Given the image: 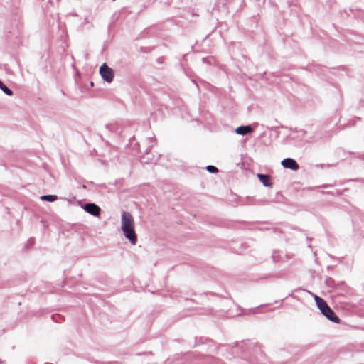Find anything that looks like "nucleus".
<instances>
[{
	"instance_id": "obj_1",
	"label": "nucleus",
	"mask_w": 364,
	"mask_h": 364,
	"mask_svg": "<svg viewBox=\"0 0 364 364\" xmlns=\"http://www.w3.org/2000/svg\"><path fill=\"white\" fill-rule=\"evenodd\" d=\"M120 228L123 235L132 245L137 243V235L135 232V222L132 214L123 211L121 215Z\"/></svg>"
},
{
	"instance_id": "obj_2",
	"label": "nucleus",
	"mask_w": 364,
	"mask_h": 364,
	"mask_svg": "<svg viewBox=\"0 0 364 364\" xmlns=\"http://www.w3.org/2000/svg\"><path fill=\"white\" fill-rule=\"evenodd\" d=\"M314 300L322 314L328 320L336 323L340 321L339 318L334 314L333 310L328 306L327 303L321 297L314 295Z\"/></svg>"
},
{
	"instance_id": "obj_3",
	"label": "nucleus",
	"mask_w": 364,
	"mask_h": 364,
	"mask_svg": "<svg viewBox=\"0 0 364 364\" xmlns=\"http://www.w3.org/2000/svg\"><path fill=\"white\" fill-rule=\"evenodd\" d=\"M100 74L102 78L108 83L112 82L114 73V70L108 67L106 63H103L100 68Z\"/></svg>"
},
{
	"instance_id": "obj_4",
	"label": "nucleus",
	"mask_w": 364,
	"mask_h": 364,
	"mask_svg": "<svg viewBox=\"0 0 364 364\" xmlns=\"http://www.w3.org/2000/svg\"><path fill=\"white\" fill-rule=\"evenodd\" d=\"M83 209L89 214L94 216H99L100 213V208L95 203H86Z\"/></svg>"
},
{
	"instance_id": "obj_5",
	"label": "nucleus",
	"mask_w": 364,
	"mask_h": 364,
	"mask_svg": "<svg viewBox=\"0 0 364 364\" xmlns=\"http://www.w3.org/2000/svg\"><path fill=\"white\" fill-rule=\"evenodd\" d=\"M282 165L285 168H289L296 171L299 168L296 161L291 158H287L282 161Z\"/></svg>"
},
{
	"instance_id": "obj_6",
	"label": "nucleus",
	"mask_w": 364,
	"mask_h": 364,
	"mask_svg": "<svg viewBox=\"0 0 364 364\" xmlns=\"http://www.w3.org/2000/svg\"><path fill=\"white\" fill-rule=\"evenodd\" d=\"M252 131V129L250 126L249 125H247V126H240V127H238L236 129H235V132L237 134H240V135H245L248 133H250Z\"/></svg>"
},
{
	"instance_id": "obj_7",
	"label": "nucleus",
	"mask_w": 364,
	"mask_h": 364,
	"mask_svg": "<svg viewBox=\"0 0 364 364\" xmlns=\"http://www.w3.org/2000/svg\"><path fill=\"white\" fill-rule=\"evenodd\" d=\"M257 177L259 179L260 182L264 186H270L271 183L269 182V177L267 175H264L261 173L257 174Z\"/></svg>"
},
{
	"instance_id": "obj_8",
	"label": "nucleus",
	"mask_w": 364,
	"mask_h": 364,
	"mask_svg": "<svg viewBox=\"0 0 364 364\" xmlns=\"http://www.w3.org/2000/svg\"><path fill=\"white\" fill-rule=\"evenodd\" d=\"M58 199L55 195H44L41 196V200L48 202H54Z\"/></svg>"
},
{
	"instance_id": "obj_9",
	"label": "nucleus",
	"mask_w": 364,
	"mask_h": 364,
	"mask_svg": "<svg viewBox=\"0 0 364 364\" xmlns=\"http://www.w3.org/2000/svg\"><path fill=\"white\" fill-rule=\"evenodd\" d=\"M0 89L9 96H11L13 95V92L11 89L7 87L1 80H0Z\"/></svg>"
},
{
	"instance_id": "obj_10",
	"label": "nucleus",
	"mask_w": 364,
	"mask_h": 364,
	"mask_svg": "<svg viewBox=\"0 0 364 364\" xmlns=\"http://www.w3.org/2000/svg\"><path fill=\"white\" fill-rule=\"evenodd\" d=\"M206 169L208 172L210 173H216L218 171V168L215 167V166H211V165H209L206 167Z\"/></svg>"
}]
</instances>
